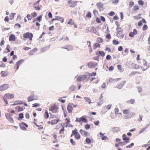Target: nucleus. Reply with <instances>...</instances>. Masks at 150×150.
I'll use <instances>...</instances> for the list:
<instances>
[{"label":"nucleus","instance_id":"nucleus-28","mask_svg":"<svg viewBox=\"0 0 150 150\" xmlns=\"http://www.w3.org/2000/svg\"><path fill=\"white\" fill-rule=\"evenodd\" d=\"M135 102L134 100L133 99H131L127 101V103H130L131 104H133Z\"/></svg>","mask_w":150,"mask_h":150},{"label":"nucleus","instance_id":"nucleus-24","mask_svg":"<svg viewBox=\"0 0 150 150\" xmlns=\"http://www.w3.org/2000/svg\"><path fill=\"white\" fill-rule=\"evenodd\" d=\"M50 46V45H49L47 46L44 47V48H43L41 49V51L43 52H45V51L48 50L49 49Z\"/></svg>","mask_w":150,"mask_h":150},{"label":"nucleus","instance_id":"nucleus-50","mask_svg":"<svg viewBox=\"0 0 150 150\" xmlns=\"http://www.w3.org/2000/svg\"><path fill=\"white\" fill-rule=\"evenodd\" d=\"M134 145V144L132 143L131 144L127 146L126 147L127 148H130L132 147Z\"/></svg>","mask_w":150,"mask_h":150},{"label":"nucleus","instance_id":"nucleus-39","mask_svg":"<svg viewBox=\"0 0 150 150\" xmlns=\"http://www.w3.org/2000/svg\"><path fill=\"white\" fill-rule=\"evenodd\" d=\"M100 45L99 44H97V43H95L94 44V49L95 50L96 49L97 47H100Z\"/></svg>","mask_w":150,"mask_h":150},{"label":"nucleus","instance_id":"nucleus-2","mask_svg":"<svg viewBox=\"0 0 150 150\" xmlns=\"http://www.w3.org/2000/svg\"><path fill=\"white\" fill-rule=\"evenodd\" d=\"M78 2V1H72L71 0H68L67 2L69 4L68 6L70 7H74L77 5Z\"/></svg>","mask_w":150,"mask_h":150},{"label":"nucleus","instance_id":"nucleus-22","mask_svg":"<svg viewBox=\"0 0 150 150\" xmlns=\"http://www.w3.org/2000/svg\"><path fill=\"white\" fill-rule=\"evenodd\" d=\"M24 61V60L23 59H21L16 63V65L17 66L16 70H18L19 68V65H20L21 63L23 62Z\"/></svg>","mask_w":150,"mask_h":150},{"label":"nucleus","instance_id":"nucleus-15","mask_svg":"<svg viewBox=\"0 0 150 150\" xmlns=\"http://www.w3.org/2000/svg\"><path fill=\"white\" fill-rule=\"evenodd\" d=\"M99 54H100V55L102 56V57L104 56L105 55V53L104 51H99L96 52V55H99Z\"/></svg>","mask_w":150,"mask_h":150},{"label":"nucleus","instance_id":"nucleus-14","mask_svg":"<svg viewBox=\"0 0 150 150\" xmlns=\"http://www.w3.org/2000/svg\"><path fill=\"white\" fill-rule=\"evenodd\" d=\"M5 97H6L8 99H11L13 98L14 95L13 94H10L9 93L6 94L5 95Z\"/></svg>","mask_w":150,"mask_h":150},{"label":"nucleus","instance_id":"nucleus-5","mask_svg":"<svg viewBox=\"0 0 150 150\" xmlns=\"http://www.w3.org/2000/svg\"><path fill=\"white\" fill-rule=\"evenodd\" d=\"M33 36V34L32 33H30L29 32L26 33L23 35L24 38H28L30 40H32V38Z\"/></svg>","mask_w":150,"mask_h":150},{"label":"nucleus","instance_id":"nucleus-54","mask_svg":"<svg viewBox=\"0 0 150 150\" xmlns=\"http://www.w3.org/2000/svg\"><path fill=\"white\" fill-rule=\"evenodd\" d=\"M119 2V0H112V3L114 4H117Z\"/></svg>","mask_w":150,"mask_h":150},{"label":"nucleus","instance_id":"nucleus-7","mask_svg":"<svg viewBox=\"0 0 150 150\" xmlns=\"http://www.w3.org/2000/svg\"><path fill=\"white\" fill-rule=\"evenodd\" d=\"M97 65V63H88V66L89 68H93L96 67Z\"/></svg>","mask_w":150,"mask_h":150},{"label":"nucleus","instance_id":"nucleus-58","mask_svg":"<svg viewBox=\"0 0 150 150\" xmlns=\"http://www.w3.org/2000/svg\"><path fill=\"white\" fill-rule=\"evenodd\" d=\"M40 106V104L39 103H34L33 105V107H36L38 106Z\"/></svg>","mask_w":150,"mask_h":150},{"label":"nucleus","instance_id":"nucleus-56","mask_svg":"<svg viewBox=\"0 0 150 150\" xmlns=\"http://www.w3.org/2000/svg\"><path fill=\"white\" fill-rule=\"evenodd\" d=\"M90 126L89 124H87L85 125V128L86 129L88 130L90 128Z\"/></svg>","mask_w":150,"mask_h":150},{"label":"nucleus","instance_id":"nucleus-21","mask_svg":"<svg viewBox=\"0 0 150 150\" xmlns=\"http://www.w3.org/2000/svg\"><path fill=\"white\" fill-rule=\"evenodd\" d=\"M80 132L81 134L84 136H86L87 134V132L86 131L83 130L82 129H81L80 130Z\"/></svg>","mask_w":150,"mask_h":150},{"label":"nucleus","instance_id":"nucleus-32","mask_svg":"<svg viewBox=\"0 0 150 150\" xmlns=\"http://www.w3.org/2000/svg\"><path fill=\"white\" fill-rule=\"evenodd\" d=\"M147 128V127H144L141 129L139 131V133H143L145 130Z\"/></svg>","mask_w":150,"mask_h":150},{"label":"nucleus","instance_id":"nucleus-37","mask_svg":"<svg viewBox=\"0 0 150 150\" xmlns=\"http://www.w3.org/2000/svg\"><path fill=\"white\" fill-rule=\"evenodd\" d=\"M86 74H87V75H88V76H95L96 75V72H93L92 73H89L87 72Z\"/></svg>","mask_w":150,"mask_h":150},{"label":"nucleus","instance_id":"nucleus-44","mask_svg":"<svg viewBox=\"0 0 150 150\" xmlns=\"http://www.w3.org/2000/svg\"><path fill=\"white\" fill-rule=\"evenodd\" d=\"M129 138L127 137H125L123 138V139L124 141H126L125 142H127V143L129 142Z\"/></svg>","mask_w":150,"mask_h":150},{"label":"nucleus","instance_id":"nucleus-23","mask_svg":"<svg viewBox=\"0 0 150 150\" xmlns=\"http://www.w3.org/2000/svg\"><path fill=\"white\" fill-rule=\"evenodd\" d=\"M56 20H57L61 21L62 23L64 21V18H63L60 17L56 16Z\"/></svg>","mask_w":150,"mask_h":150},{"label":"nucleus","instance_id":"nucleus-60","mask_svg":"<svg viewBox=\"0 0 150 150\" xmlns=\"http://www.w3.org/2000/svg\"><path fill=\"white\" fill-rule=\"evenodd\" d=\"M70 142L73 145H74L75 144V142L74 141L73 139H71L70 140Z\"/></svg>","mask_w":150,"mask_h":150},{"label":"nucleus","instance_id":"nucleus-13","mask_svg":"<svg viewBox=\"0 0 150 150\" xmlns=\"http://www.w3.org/2000/svg\"><path fill=\"white\" fill-rule=\"evenodd\" d=\"M62 48L65 49L68 51H71L73 50V47L71 45H67L65 46L64 47H62Z\"/></svg>","mask_w":150,"mask_h":150},{"label":"nucleus","instance_id":"nucleus-52","mask_svg":"<svg viewBox=\"0 0 150 150\" xmlns=\"http://www.w3.org/2000/svg\"><path fill=\"white\" fill-rule=\"evenodd\" d=\"M101 139L103 140H108V138L106 136H104L101 138Z\"/></svg>","mask_w":150,"mask_h":150},{"label":"nucleus","instance_id":"nucleus-20","mask_svg":"<svg viewBox=\"0 0 150 150\" xmlns=\"http://www.w3.org/2000/svg\"><path fill=\"white\" fill-rule=\"evenodd\" d=\"M126 83V81H124L120 83L117 86V88L119 89H121L124 85Z\"/></svg>","mask_w":150,"mask_h":150},{"label":"nucleus","instance_id":"nucleus-35","mask_svg":"<svg viewBox=\"0 0 150 150\" xmlns=\"http://www.w3.org/2000/svg\"><path fill=\"white\" fill-rule=\"evenodd\" d=\"M44 115L45 118L47 119L48 118L49 115L48 112L47 110H45V112Z\"/></svg>","mask_w":150,"mask_h":150},{"label":"nucleus","instance_id":"nucleus-48","mask_svg":"<svg viewBox=\"0 0 150 150\" xmlns=\"http://www.w3.org/2000/svg\"><path fill=\"white\" fill-rule=\"evenodd\" d=\"M124 114H127L129 112V111L128 110H124L123 111Z\"/></svg>","mask_w":150,"mask_h":150},{"label":"nucleus","instance_id":"nucleus-63","mask_svg":"<svg viewBox=\"0 0 150 150\" xmlns=\"http://www.w3.org/2000/svg\"><path fill=\"white\" fill-rule=\"evenodd\" d=\"M139 5H143L144 4V2L142 0H139L138 2Z\"/></svg>","mask_w":150,"mask_h":150},{"label":"nucleus","instance_id":"nucleus-9","mask_svg":"<svg viewBox=\"0 0 150 150\" xmlns=\"http://www.w3.org/2000/svg\"><path fill=\"white\" fill-rule=\"evenodd\" d=\"M96 5L100 11L103 10L104 8H103L104 6L103 4L101 2H99L97 3Z\"/></svg>","mask_w":150,"mask_h":150},{"label":"nucleus","instance_id":"nucleus-8","mask_svg":"<svg viewBox=\"0 0 150 150\" xmlns=\"http://www.w3.org/2000/svg\"><path fill=\"white\" fill-rule=\"evenodd\" d=\"M87 31L88 32H91L94 34H96L97 33V31L96 29L95 28V27H90L88 28L87 30Z\"/></svg>","mask_w":150,"mask_h":150},{"label":"nucleus","instance_id":"nucleus-55","mask_svg":"<svg viewBox=\"0 0 150 150\" xmlns=\"http://www.w3.org/2000/svg\"><path fill=\"white\" fill-rule=\"evenodd\" d=\"M137 89H137L139 93H140L142 91V88L141 87L138 86L137 87Z\"/></svg>","mask_w":150,"mask_h":150},{"label":"nucleus","instance_id":"nucleus-25","mask_svg":"<svg viewBox=\"0 0 150 150\" xmlns=\"http://www.w3.org/2000/svg\"><path fill=\"white\" fill-rule=\"evenodd\" d=\"M59 120L58 119L54 120H52L51 122V124L52 125H54V124H56L59 122Z\"/></svg>","mask_w":150,"mask_h":150},{"label":"nucleus","instance_id":"nucleus-10","mask_svg":"<svg viewBox=\"0 0 150 150\" xmlns=\"http://www.w3.org/2000/svg\"><path fill=\"white\" fill-rule=\"evenodd\" d=\"M9 87V85L8 84H4L0 86V91H3L6 90Z\"/></svg>","mask_w":150,"mask_h":150},{"label":"nucleus","instance_id":"nucleus-31","mask_svg":"<svg viewBox=\"0 0 150 150\" xmlns=\"http://www.w3.org/2000/svg\"><path fill=\"white\" fill-rule=\"evenodd\" d=\"M84 99L86 100V102H88V103L89 104H90L91 103H92L89 101L91 100V99L90 98L85 97H84Z\"/></svg>","mask_w":150,"mask_h":150},{"label":"nucleus","instance_id":"nucleus-45","mask_svg":"<svg viewBox=\"0 0 150 150\" xmlns=\"http://www.w3.org/2000/svg\"><path fill=\"white\" fill-rule=\"evenodd\" d=\"M86 17L87 18H90L91 17V12H88L86 15Z\"/></svg>","mask_w":150,"mask_h":150},{"label":"nucleus","instance_id":"nucleus-30","mask_svg":"<svg viewBox=\"0 0 150 150\" xmlns=\"http://www.w3.org/2000/svg\"><path fill=\"white\" fill-rule=\"evenodd\" d=\"M76 87L74 85H72L69 88V90L71 91H74L76 89Z\"/></svg>","mask_w":150,"mask_h":150},{"label":"nucleus","instance_id":"nucleus-36","mask_svg":"<svg viewBox=\"0 0 150 150\" xmlns=\"http://www.w3.org/2000/svg\"><path fill=\"white\" fill-rule=\"evenodd\" d=\"M19 118H18V120H20V119H22L24 117L23 114V113H21L19 114Z\"/></svg>","mask_w":150,"mask_h":150},{"label":"nucleus","instance_id":"nucleus-42","mask_svg":"<svg viewBox=\"0 0 150 150\" xmlns=\"http://www.w3.org/2000/svg\"><path fill=\"white\" fill-rule=\"evenodd\" d=\"M112 42L113 44L115 45H117L119 43V42L115 40H113L112 41Z\"/></svg>","mask_w":150,"mask_h":150},{"label":"nucleus","instance_id":"nucleus-26","mask_svg":"<svg viewBox=\"0 0 150 150\" xmlns=\"http://www.w3.org/2000/svg\"><path fill=\"white\" fill-rule=\"evenodd\" d=\"M1 76L2 77H4L7 76L8 75L7 73L4 71H2L1 73Z\"/></svg>","mask_w":150,"mask_h":150},{"label":"nucleus","instance_id":"nucleus-53","mask_svg":"<svg viewBox=\"0 0 150 150\" xmlns=\"http://www.w3.org/2000/svg\"><path fill=\"white\" fill-rule=\"evenodd\" d=\"M62 127H63V128L62 129L60 130V131H59V133L60 134H61V133H63V132H64V126L63 125H62Z\"/></svg>","mask_w":150,"mask_h":150},{"label":"nucleus","instance_id":"nucleus-34","mask_svg":"<svg viewBox=\"0 0 150 150\" xmlns=\"http://www.w3.org/2000/svg\"><path fill=\"white\" fill-rule=\"evenodd\" d=\"M139 8V7L138 6H134L132 8V10L133 11H136L138 10Z\"/></svg>","mask_w":150,"mask_h":150},{"label":"nucleus","instance_id":"nucleus-4","mask_svg":"<svg viewBox=\"0 0 150 150\" xmlns=\"http://www.w3.org/2000/svg\"><path fill=\"white\" fill-rule=\"evenodd\" d=\"M75 121L79 122H80L81 121H83L86 123L87 122L88 120L86 118L82 116L80 118L76 117Z\"/></svg>","mask_w":150,"mask_h":150},{"label":"nucleus","instance_id":"nucleus-47","mask_svg":"<svg viewBox=\"0 0 150 150\" xmlns=\"http://www.w3.org/2000/svg\"><path fill=\"white\" fill-rule=\"evenodd\" d=\"M42 18V16L40 15V16L36 18V19L39 22H40L41 21Z\"/></svg>","mask_w":150,"mask_h":150},{"label":"nucleus","instance_id":"nucleus-19","mask_svg":"<svg viewBox=\"0 0 150 150\" xmlns=\"http://www.w3.org/2000/svg\"><path fill=\"white\" fill-rule=\"evenodd\" d=\"M117 34L119 35L121 34L122 33V29L120 27H117Z\"/></svg>","mask_w":150,"mask_h":150},{"label":"nucleus","instance_id":"nucleus-12","mask_svg":"<svg viewBox=\"0 0 150 150\" xmlns=\"http://www.w3.org/2000/svg\"><path fill=\"white\" fill-rule=\"evenodd\" d=\"M120 128L118 127H112L111 128V131L114 133H116L118 132H119L120 131Z\"/></svg>","mask_w":150,"mask_h":150},{"label":"nucleus","instance_id":"nucleus-29","mask_svg":"<svg viewBox=\"0 0 150 150\" xmlns=\"http://www.w3.org/2000/svg\"><path fill=\"white\" fill-rule=\"evenodd\" d=\"M20 128L23 130H26V128L24 127V125H22V123H20Z\"/></svg>","mask_w":150,"mask_h":150},{"label":"nucleus","instance_id":"nucleus-6","mask_svg":"<svg viewBox=\"0 0 150 150\" xmlns=\"http://www.w3.org/2000/svg\"><path fill=\"white\" fill-rule=\"evenodd\" d=\"M57 106L55 105L52 106L50 109V110L52 111L53 113H55L57 112Z\"/></svg>","mask_w":150,"mask_h":150},{"label":"nucleus","instance_id":"nucleus-40","mask_svg":"<svg viewBox=\"0 0 150 150\" xmlns=\"http://www.w3.org/2000/svg\"><path fill=\"white\" fill-rule=\"evenodd\" d=\"M134 5V3L133 1H130L129 3V8H131Z\"/></svg>","mask_w":150,"mask_h":150},{"label":"nucleus","instance_id":"nucleus-64","mask_svg":"<svg viewBox=\"0 0 150 150\" xmlns=\"http://www.w3.org/2000/svg\"><path fill=\"white\" fill-rule=\"evenodd\" d=\"M31 14L34 18L36 17L37 15L36 13L35 12L32 13Z\"/></svg>","mask_w":150,"mask_h":150},{"label":"nucleus","instance_id":"nucleus-61","mask_svg":"<svg viewBox=\"0 0 150 150\" xmlns=\"http://www.w3.org/2000/svg\"><path fill=\"white\" fill-rule=\"evenodd\" d=\"M117 68L118 69L120 70V71H122V68L121 67V66L120 65H118L117 66Z\"/></svg>","mask_w":150,"mask_h":150},{"label":"nucleus","instance_id":"nucleus-1","mask_svg":"<svg viewBox=\"0 0 150 150\" xmlns=\"http://www.w3.org/2000/svg\"><path fill=\"white\" fill-rule=\"evenodd\" d=\"M77 130L75 129L74 130H73L71 137L74 135L75 138L77 140L79 139L80 138V136L79 134L77 132Z\"/></svg>","mask_w":150,"mask_h":150},{"label":"nucleus","instance_id":"nucleus-41","mask_svg":"<svg viewBox=\"0 0 150 150\" xmlns=\"http://www.w3.org/2000/svg\"><path fill=\"white\" fill-rule=\"evenodd\" d=\"M132 64L133 67L135 69H137L139 67V66L138 65L133 63H132Z\"/></svg>","mask_w":150,"mask_h":150},{"label":"nucleus","instance_id":"nucleus-46","mask_svg":"<svg viewBox=\"0 0 150 150\" xmlns=\"http://www.w3.org/2000/svg\"><path fill=\"white\" fill-rule=\"evenodd\" d=\"M5 116L6 118L7 119H9V118L11 117L10 114L9 113H6L5 115Z\"/></svg>","mask_w":150,"mask_h":150},{"label":"nucleus","instance_id":"nucleus-3","mask_svg":"<svg viewBox=\"0 0 150 150\" xmlns=\"http://www.w3.org/2000/svg\"><path fill=\"white\" fill-rule=\"evenodd\" d=\"M87 74L80 75L77 78V81L78 82L83 81L87 78Z\"/></svg>","mask_w":150,"mask_h":150},{"label":"nucleus","instance_id":"nucleus-11","mask_svg":"<svg viewBox=\"0 0 150 150\" xmlns=\"http://www.w3.org/2000/svg\"><path fill=\"white\" fill-rule=\"evenodd\" d=\"M137 30L134 29L133 30V32H131L129 33V36L130 37H133L137 34Z\"/></svg>","mask_w":150,"mask_h":150},{"label":"nucleus","instance_id":"nucleus-59","mask_svg":"<svg viewBox=\"0 0 150 150\" xmlns=\"http://www.w3.org/2000/svg\"><path fill=\"white\" fill-rule=\"evenodd\" d=\"M147 26L146 25H144L142 28L143 30H146L147 29Z\"/></svg>","mask_w":150,"mask_h":150},{"label":"nucleus","instance_id":"nucleus-33","mask_svg":"<svg viewBox=\"0 0 150 150\" xmlns=\"http://www.w3.org/2000/svg\"><path fill=\"white\" fill-rule=\"evenodd\" d=\"M66 120H67V122L65 123H64L63 124V125H64L66 127H67V123H69L70 122V121L69 119H68L67 118H66L65 119Z\"/></svg>","mask_w":150,"mask_h":150},{"label":"nucleus","instance_id":"nucleus-49","mask_svg":"<svg viewBox=\"0 0 150 150\" xmlns=\"http://www.w3.org/2000/svg\"><path fill=\"white\" fill-rule=\"evenodd\" d=\"M16 104H22L23 103V101L19 100L16 102Z\"/></svg>","mask_w":150,"mask_h":150},{"label":"nucleus","instance_id":"nucleus-62","mask_svg":"<svg viewBox=\"0 0 150 150\" xmlns=\"http://www.w3.org/2000/svg\"><path fill=\"white\" fill-rule=\"evenodd\" d=\"M106 38L110 40L111 38L110 35V34H107L106 36Z\"/></svg>","mask_w":150,"mask_h":150},{"label":"nucleus","instance_id":"nucleus-57","mask_svg":"<svg viewBox=\"0 0 150 150\" xmlns=\"http://www.w3.org/2000/svg\"><path fill=\"white\" fill-rule=\"evenodd\" d=\"M139 119H138V120L139 121L141 122L142 121V119L143 117V116L141 115H139Z\"/></svg>","mask_w":150,"mask_h":150},{"label":"nucleus","instance_id":"nucleus-17","mask_svg":"<svg viewBox=\"0 0 150 150\" xmlns=\"http://www.w3.org/2000/svg\"><path fill=\"white\" fill-rule=\"evenodd\" d=\"M34 95H30L28 98V102L32 101L34 100Z\"/></svg>","mask_w":150,"mask_h":150},{"label":"nucleus","instance_id":"nucleus-27","mask_svg":"<svg viewBox=\"0 0 150 150\" xmlns=\"http://www.w3.org/2000/svg\"><path fill=\"white\" fill-rule=\"evenodd\" d=\"M103 41V39L100 37L98 38L96 40V42H97L102 43Z\"/></svg>","mask_w":150,"mask_h":150},{"label":"nucleus","instance_id":"nucleus-16","mask_svg":"<svg viewBox=\"0 0 150 150\" xmlns=\"http://www.w3.org/2000/svg\"><path fill=\"white\" fill-rule=\"evenodd\" d=\"M73 109V107L71 104H69L68 105L67 109L69 113L71 112Z\"/></svg>","mask_w":150,"mask_h":150},{"label":"nucleus","instance_id":"nucleus-38","mask_svg":"<svg viewBox=\"0 0 150 150\" xmlns=\"http://www.w3.org/2000/svg\"><path fill=\"white\" fill-rule=\"evenodd\" d=\"M16 14L15 13H11L10 15V19H11V20H12L13 19V18H14V15H15Z\"/></svg>","mask_w":150,"mask_h":150},{"label":"nucleus","instance_id":"nucleus-51","mask_svg":"<svg viewBox=\"0 0 150 150\" xmlns=\"http://www.w3.org/2000/svg\"><path fill=\"white\" fill-rule=\"evenodd\" d=\"M119 111V109L118 108H116L115 109V115H117L118 113V112Z\"/></svg>","mask_w":150,"mask_h":150},{"label":"nucleus","instance_id":"nucleus-43","mask_svg":"<svg viewBox=\"0 0 150 150\" xmlns=\"http://www.w3.org/2000/svg\"><path fill=\"white\" fill-rule=\"evenodd\" d=\"M86 142L88 144H90L91 143V140L89 138H87L86 139Z\"/></svg>","mask_w":150,"mask_h":150},{"label":"nucleus","instance_id":"nucleus-18","mask_svg":"<svg viewBox=\"0 0 150 150\" xmlns=\"http://www.w3.org/2000/svg\"><path fill=\"white\" fill-rule=\"evenodd\" d=\"M9 40L10 41L16 40V36L15 35L13 34H11L9 36Z\"/></svg>","mask_w":150,"mask_h":150}]
</instances>
